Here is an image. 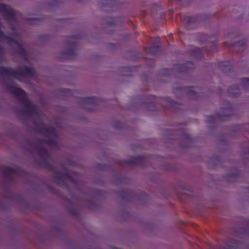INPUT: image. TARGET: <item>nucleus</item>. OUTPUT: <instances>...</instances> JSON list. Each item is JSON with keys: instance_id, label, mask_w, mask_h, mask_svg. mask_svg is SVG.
Returning a JSON list of instances; mask_svg holds the SVG:
<instances>
[{"instance_id": "f257e3e1", "label": "nucleus", "mask_w": 249, "mask_h": 249, "mask_svg": "<svg viewBox=\"0 0 249 249\" xmlns=\"http://www.w3.org/2000/svg\"><path fill=\"white\" fill-rule=\"evenodd\" d=\"M4 89L9 93L17 97L19 101L26 106V107L21 110L23 114L32 116L38 113V109L36 105L33 104L26 98V92L20 88H15L12 84H9L6 81L3 82Z\"/></svg>"}, {"instance_id": "f03ea898", "label": "nucleus", "mask_w": 249, "mask_h": 249, "mask_svg": "<svg viewBox=\"0 0 249 249\" xmlns=\"http://www.w3.org/2000/svg\"><path fill=\"white\" fill-rule=\"evenodd\" d=\"M36 143L35 148L39 155L43 158V160L39 161V164L51 172H54L55 167L50 163V161L52 160V158L47 150L41 145L43 143L55 145V140L53 138L38 139L36 141Z\"/></svg>"}, {"instance_id": "7ed1b4c3", "label": "nucleus", "mask_w": 249, "mask_h": 249, "mask_svg": "<svg viewBox=\"0 0 249 249\" xmlns=\"http://www.w3.org/2000/svg\"><path fill=\"white\" fill-rule=\"evenodd\" d=\"M35 75V71L28 66H24L18 71H14L9 67L1 66L0 67V76L2 77H11L14 79L20 80L21 78L24 76L34 77Z\"/></svg>"}, {"instance_id": "20e7f679", "label": "nucleus", "mask_w": 249, "mask_h": 249, "mask_svg": "<svg viewBox=\"0 0 249 249\" xmlns=\"http://www.w3.org/2000/svg\"><path fill=\"white\" fill-rule=\"evenodd\" d=\"M65 178H68L72 182H75L74 179L71 178V173L67 170L56 172L53 177L54 182L58 185L62 187L67 186Z\"/></svg>"}, {"instance_id": "39448f33", "label": "nucleus", "mask_w": 249, "mask_h": 249, "mask_svg": "<svg viewBox=\"0 0 249 249\" xmlns=\"http://www.w3.org/2000/svg\"><path fill=\"white\" fill-rule=\"evenodd\" d=\"M0 39H4L7 41V42L10 45H12L16 44L17 45V52L21 55L25 56L26 55V52L22 45V44L18 42L14 38L9 36L5 35V34L0 30Z\"/></svg>"}, {"instance_id": "423d86ee", "label": "nucleus", "mask_w": 249, "mask_h": 249, "mask_svg": "<svg viewBox=\"0 0 249 249\" xmlns=\"http://www.w3.org/2000/svg\"><path fill=\"white\" fill-rule=\"evenodd\" d=\"M79 38V35H72L69 37L68 45L71 46V48L65 53L66 58L72 59L74 58L75 55V49Z\"/></svg>"}, {"instance_id": "0eeeda50", "label": "nucleus", "mask_w": 249, "mask_h": 249, "mask_svg": "<svg viewBox=\"0 0 249 249\" xmlns=\"http://www.w3.org/2000/svg\"><path fill=\"white\" fill-rule=\"evenodd\" d=\"M147 161V157L144 155H141L135 157H130L123 161L124 164L129 165L144 166Z\"/></svg>"}, {"instance_id": "6e6552de", "label": "nucleus", "mask_w": 249, "mask_h": 249, "mask_svg": "<svg viewBox=\"0 0 249 249\" xmlns=\"http://www.w3.org/2000/svg\"><path fill=\"white\" fill-rule=\"evenodd\" d=\"M0 12L5 14L7 20H13L15 18V11L6 4H0Z\"/></svg>"}, {"instance_id": "1a4fd4ad", "label": "nucleus", "mask_w": 249, "mask_h": 249, "mask_svg": "<svg viewBox=\"0 0 249 249\" xmlns=\"http://www.w3.org/2000/svg\"><path fill=\"white\" fill-rule=\"evenodd\" d=\"M194 68V64L191 61H186L183 64H177L174 69L178 72H184Z\"/></svg>"}, {"instance_id": "9d476101", "label": "nucleus", "mask_w": 249, "mask_h": 249, "mask_svg": "<svg viewBox=\"0 0 249 249\" xmlns=\"http://www.w3.org/2000/svg\"><path fill=\"white\" fill-rule=\"evenodd\" d=\"M81 102L83 105H90L92 106H95L98 104L99 99L98 98L91 96L83 97L81 98Z\"/></svg>"}, {"instance_id": "9b49d317", "label": "nucleus", "mask_w": 249, "mask_h": 249, "mask_svg": "<svg viewBox=\"0 0 249 249\" xmlns=\"http://www.w3.org/2000/svg\"><path fill=\"white\" fill-rule=\"evenodd\" d=\"M18 170V168L16 167L4 166L1 168V172L7 178H10L11 176L15 175Z\"/></svg>"}, {"instance_id": "f8f14e48", "label": "nucleus", "mask_w": 249, "mask_h": 249, "mask_svg": "<svg viewBox=\"0 0 249 249\" xmlns=\"http://www.w3.org/2000/svg\"><path fill=\"white\" fill-rule=\"evenodd\" d=\"M229 115H222L217 114L216 115H210L207 116V122L209 123H214L217 120L226 121L229 119Z\"/></svg>"}, {"instance_id": "ddd939ff", "label": "nucleus", "mask_w": 249, "mask_h": 249, "mask_svg": "<svg viewBox=\"0 0 249 249\" xmlns=\"http://www.w3.org/2000/svg\"><path fill=\"white\" fill-rule=\"evenodd\" d=\"M180 19L183 22L186 23L188 26H191L196 22V17L192 16H180Z\"/></svg>"}, {"instance_id": "4468645a", "label": "nucleus", "mask_w": 249, "mask_h": 249, "mask_svg": "<svg viewBox=\"0 0 249 249\" xmlns=\"http://www.w3.org/2000/svg\"><path fill=\"white\" fill-rule=\"evenodd\" d=\"M39 130L41 133L48 136L55 137L56 135V130L53 127L46 128L44 127H41L39 128Z\"/></svg>"}, {"instance_id": "2eb2a0df", "label": "nucleus", "mask_w": 249, "mask_h": 249, "mask_svg": "<svg viewBox=\"0 0 249 249\" xmlns=\"http://www.w3.org/2000/svg\"><path fill=\"white\" fill-rule=\"evenodd\" d=\"M161 50V47L160 45H156L150 47L145 49L147 52H150L154 55L158 54Z\"/></svg>"}, {"instance_id": "dca6fc26", "label": "nucleus", "mask_w": 249, "mask_h": 249, "mask_svg": "<svg viewBox=\"0 0 249 249\" xmlns=\"http://www.w3.org/2000/svg\"><path fill=\"white\" fill-rule=\"evenodd\" d=\"M193 54L196 57L201 58L203 55V51L200 48H195L193 50Z\"/></svg>"}, {"instance_id": "f3484780", "label": "nucleus", "mask_w": 249, "mask_h": 249, "mask_svg": "<svg viewBox=\"0 0 249 249\" xmlns=\"http://www.w3.org/2000/svg\"><path fill=\"white\" fill-rule=\"evenodd\" d=\"M241 83L243 88L246 90H249V78H243L241 80Z\"/></svg>"}, {"instance_id": "a211bd4d", "label": "nucleus", "mask_w": 249, "mask_h": 249, "mask_svg": "<svg viewBox=\"0 0 249 249\" xmlns=\"http://www.w3.org/2000/svg\"><path fill=\"white\" fill-rule=\"evenodd\" d=\"M239 90V86L237 85H233L230 89V92L235 95L238 93Z\"/></svg>"}, {"instance_id": "6ab92c4d", "label": "nucleus", "mask_w": 249, "mask_h": 249, "mask_svg": "<svg viewBox=\"0 0 249 249\" xmlns=\"http://www.w3.org/2000/svg\"><path fill=\"white\" fill-rule=\"evenodd\" d=\"M61 91L62 93H63V94H65L66 95H70L73 92V91L72 90H71L70 89H62Z\"/></svg>"}, {"instance_id": "aec40b11", "label": "nucleus", "mask_w": 249, "mask_h": 249, "mask_svg": "<svg viewBox=\"0 0 249 249\" xmlns=\"http://www.w3.org/2000/svg\"><path fill=\"white\" fill-rule=\"evenodd\" d=\"M187 91L189 95L193 96L194 97L196 96V91H194L192 88L187 87Z\"/></svg>"}, {"instance_id": "412c9836", "label": "nucleus", "mask_w": 249, "mask_h": 249, "mask_svg": "<svg viewBox=\"0 0 249 249\" xmlns=\"http://www.w3.org/2000/svg\"><path fill=\"white\" fill-rule=\"evenodd\" d=\"M4 50L3 48L0 45V62L3 61V54Z\"/></svg>"}, {"instance_id": "4be33fe9", "label": "nucleus", "mask_w": 249, "mask_h": 249, "mask_svg": "<svg viewBox=\"0 0 249 249\" xmlns=\"http://www.w3.org/2000/svg\"><path fill=\"white\" fill-rule=\"evenodd\" d=\"M155 103L154 102H151L149 104V109L151 110H154L155 108Z\"/></svg>"}, {"instance_id": "5701e85b", "label": "nucleus", "mask_w": 249, "mask_h": 249, "mask_svg": "<svg viewBox=\"0 0 249 249\" xmlns=\"http://www.w3.org/2000/svg\"><path fill=\"white\" fill-rule=\"evenodd\" d=\"M167 101L170 104L171 106H173L177 104L178 103L177 102H174L172 99L170 98H168L167 99Z\"/></svg>"}, {"instance_id": "b1692460", "label": "nucleus", "mask_w": 249, "mask_h": 249, "mask_svg": "<svg viewBox=\"0 0 249 249\" xmlns=\"http://www.w3.org/2000/svg\"><path fill=\"white\" fill-rule=\"evenodd\" d=\"M236 45L240 46L241 48L244 47L245 45V42L244 41H239L238 43H237Z\"/></svg>"}, {"instance_id": "393cba45", "label": "nucleus", "mask_w": 249, "mask_h": 249, "mask_svg": "<svg viewBox=\"0 0 249 249\" xmlns=\"http://www.w3.org/2000/svg\"><path fill=\"white\" fill-rule=\"evenodd\" d=\"M71 213L73 215H77L78 214L77 211L75 209L71 210Z\"/></svg>"}, {"instance_id": "a878e982", "label": "nucleus", "mask_w": 249, "mask_h": 249, "mask_svg": "<svg viewBox=\"0 0 249 249\" xmlns=\"http://www.w3.org/2000/svg\"><path fill=\"white\" fill-rule=\"evenodd\" d=\"M226 66V67L223 69V71H227V70H229V71H231V70L232 69V67L231 66H229V65H225Z\"/></svg>"}, {"instance_id": "bb28decb", "label": "nucleus", "mask_w": 249, "mask_h": 249, "mask_svg": "<svg viewBox=\"0 0 249 249\" xmlns=\"http://www.w3.org/2000/svg\"><path fill=\"white\" fill-rule=\"evenodd\" d=\"M224 46L226 47V48H229L230 47V45H229L228 43L227 42H225L224 43Z\"/></svg>"}, {"instance_id": "cd10ccee", "label": "nucleus", "mask_w": 249, "mask_h": 249, "mask_svg": "<svg viewBox=\"0 0 249 249\" xmlns=\"http://www.w3.org/2000/svg\"><path fill=\"white\" fill-rule=\"evenodd\" d=\"M224 248L225 249H230V247L227 245H226L225 247H224Z\"/></svg>"}, {"instance_id": "c85d7f7f", "label": "nucleus", "mask_w": 249, "mask_h": 249, "mask_svg": "<svg viewBox=\"0 0 249 249\" xmlns=\"http://www.w3.org/2000/svg\"><path fill=\"white\" fill-rule=\"evenodd\" d=\"M186 137L187 139H190V135H186Z\"/></svg>"}, {"instance_id": "c756f323", "label": "nucleus", "mask_w": 249, "mask_h": 249, "mask_svg": "<svg viewBox=\"0 0 249 249\" xmlns=\"http://www.w3.org/2000/svg\"><path fill=\"white\" fill-rule=\"evenodd\" d=\"M85 108H87V109H89V107H85Z\"/></svg>"}]
</instances>
